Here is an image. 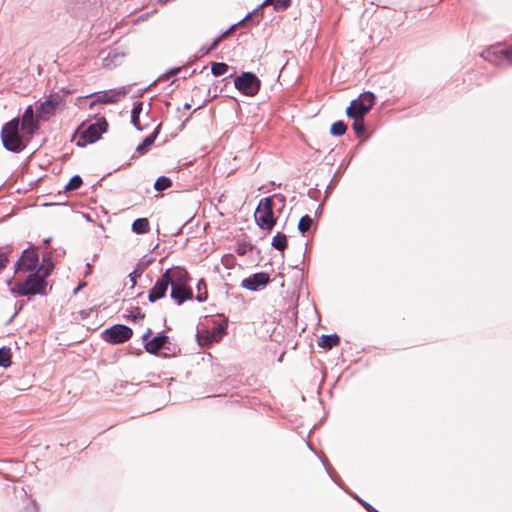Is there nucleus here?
I'll use <instances>...</instances> for the list:
<instances>
[{"mask_svg": "<svg viewBox=\"0 0 512 512\" xmlns=\"http://www.w3.org/2000/svg\"><path fill=\"white\" fill-rule=\"evenodd\" d=\"M0 137L3 147L13 153L22 152L31 138L22 132L20 118L18 117L11 119L2 126Z\"/></svg>", "mask_w": 512, "mask_h": 512, "instance_id": "obj_1", "label": "nucleus"}, {"mask_svg": "<svg viewBox=\"0 0 512 512\" xmlns=\"http://www.w3.org/2000/svg\"><path fill=\"white\" fill-rule=\"evenodd\" d=\"M49 270L48 268L43 272V269H36L27 276L24 282L17 283L11 292L15 296L46 295V278L49 276Z\"/></svg>", "mask_w": 512, "mask_h": 512, "instance_id": "obj_2", "label": "nucleus"}, {"mask_svg": "<svg viewBox=\"0 0 512 512\" xmlns=\"http://www.w3.org/2000/svg\"><path fill=\"white\" fill-rule=\"evenodd\" d=\"M273 207L272 197H265L260 200L254 212L255 222L263 230H271L276 224Z\"/></svg>", "mask_w": 512, "mask_h": 512, "instance_id": "obj_3", "label": "nucleus"}, {"mask_svg": "<svg viewBox=\"0 0 512 512\" xmlns=\"http://www.w3.org/2000/svg\"><path fill=\"white\" fill-rule=\"evenodd\" d=\"M376 102V96L371 91H365L353 99L346 110L348 117L364 118Z\"/></svg>", "mask_w": 512, "mask_h": 512, "instance_id": "obj_4", "label": "nucleus"}, {"mask_svg": "<svg viewBox=\"0 0 512 512\" xmlns=\"http://www.w3.org/2000/svg\"><path fill=\"white\" fill-rule=\"evenodd\" d=\"M235 88L246 96H255L260 90L261 81L252 72H243L234 79Z\"/></svg>", "mask_w": 512, "mask_h": 512, "instance_id": "obj_5", "label": "nucleus"}, {"mask_svg": "<svg viewBox=\"0 0 512 512\" xmlns=\"http://www.w3.org/2000/svg\"><path fill=\"white\" fill-rule=\"evenodd\" d=\"M132 335V329L124 324L112 325L102 332L103 340L113 345L122 344L128 341Z\"/></svg>", "mask_w": 512, "mask_h": 512, "instance_id": "obj_6", "label": "nucleus"}, {"mask_svg": "<svg viewBox=\"0 0 512 512\" xmlns=\"http://www.w3.org/2000/svg\"><path fill=\"white\" fill-rule=\"evenodd\" d=\"M129 93V87L123 86L117 89H111L108 91L94 92L87 97H93L94 100L90 103V108L95 104H112L118 102L120 99L125 97Z\"/></svg>", "mask_w": 512, "mask_h": 512, "instance_id": "obj_7", "label": "nucleus"}, {"mask_svg": "<svg viewBox=\"0 0 512 512\" xmlns=\"http://www.w3.org/2000/svg\"><path fill=\"white\" fill-rule=\"evenodd\" d=\"M107 128L108 123L106 119L104 117H100L88 126H85L84 124L81 126V138L87 143H94L107 131Z\"/></svg>", "mask_w": 512, "mask_h": 512, "instance_id": "obj_8", "label": "nucleus"}, {"mask_svg": "<svg viewBox=\"0 0 512 512\" xmlns=\"http://www.w3.org/2000/svg\"><path fill=\"white\" fill-rule=\"evenodd\" d=\"M150 335L151 329L149 328L142 335V340L146 352L156 355L161 349L169 350V347L167 346L169 344V337L165 333L160 332L153 338L149 339Z\"/></svg>", "mask_w": 512, "mask_h": 512, "instance_id": "obj_9", "label": "nucleus"}, {"mask_svg": "<svg viewBox=\"0 0 512 512\" xmlns=\"http://www.w3.org/2000/svg\"><path fill=\"white\" fill-rule=\"evenodd\" d=\"M38 118H40L38 113L35 115L33 107L29 105L20 119L22 132L27 134V136L32 137L39 129Z\"/></svg>", "mask_w": 512, "mask_h": 512, "instance_id": "obj_10", "label": "nucleus"}, {"mask_svg": "<svg viewBox=\"0 0 512 512\" xmlns=\"http://www.w3.org/2000/svg\"><path fill=\"white\" fill-rule=\"evenodd\" d=\"M39 263V255L35 249H25L22 252L21 257L16 261V271L24 270L30 271L31 273L36 271V267Z\"/></svg>", "mask_w": 512, "mask_h": 512, "instance_id": "obj_11", "label": "nucleus"}, {"mask_svg": "<svg viewBox=\"0 0 512 512\" xmlns=\"http://www.w3.org/2000/svg\"><path fill=\"white\" fill-rule=\"evenodd\" d=\"M63 103V97L59 94H50L37 108L38 116L42 119H48L54 115L57 108Z\"/></svg>", "mask_w": 512, "mask_h": 512, "instance_id": "obj_12", "label": "nucleus"}, {"mask_svg": "<svg viewBox=\"0 0 512 512\" xmlns=\"http://www.w3.org/2000/svg\"><path fill=\"white\" fill-rule=\"evenodd\" d=\"M171 279L169 278V273L164 272L160 278L157 279L154 286L150 289L148 293V300L152 303L160 300L166 296L168 287L170 286Z\"/></svg>", "mask_w": 512, "mask_h": 512, "instance_id": "obj_13", "label": "nucleus"}, {"mask_svg": "<svg viewBox=\"0 0 512 512\" xmlns=\"http://www.w3.org/2000/svg\"><path fill=\"white\" fill-rule=\"evenodd\" d=\"M270 282V275L266 272H257L241 281V287L249 291H258Z\"/></svg>", "mask_w": 512, "mask_h": 512, "instance_id": "obj_14", "label": "nucleus"}, {"mask_svg": "<svg viewBox=\"0 0 512 512\" xmlns=\"http://www.w3.org/2000/svg\"><path fill=\"white\" fill-rule=\"evenodd\" d=\"M170 287V296L178 305L193 297V292L188 285H171Z\"/></svg>", "mask_w": 512, "mask_h": 512, "instance_id": "obj_15", "label": "nucleus"}, {"mask_svg": "<svg viewBox=\"0 0 512 512\" xmlns=\"http://www.w3.org/2000/svg\"><path fill=\"white\" fill-rule=\"evenodd\" d=\"M165 272L169 273V278L171 279V285H187V281L189 278L188 272L179 267L173 269L168 268Z\"/></svg>", "mask_w": 512, "mask_h": 512, "instance_id": "obj_16", "label": "nucleus"}, {"mask_svg": "<svg viewBox=\"0 0 512 512\" xmlns=\"http://www.w3.org/2000/svg\"><path fill=\"white\" fill-rule=\"evenodd\" d=\"M160 126L161 124H159L155 129L154 131L148 135L143 141L142 143H140L137 147H136V152L140 153V154H144L155 142L159 132H160Z\"/></svg>", "mask_w": 512, "mask_h": 512, "instance_id": "obj_17", "label": "nucleus"}, {"mask_svg": "<svg viewBox=\"0 0 512 512\" xmlns=\"http://www.w3.org/2000/svg\"><path fill=\"white\" fill-rule=\"evenodd\" d=\"M340 343V337L334 333L329 335H322L318 340V345L326 350H330Z\"/></svg>", "mask_w": 512, "mask_h": 512, "instance_id": "obj_18", "label": "nucleus"}, {"mask_svg": "<svg viewBox=\"0 0 512 512\" xmlns=\"http://www.w3.org/2000/svg\"><path fill=\"white\" fill-rule=\"evenodd\" d=\"M149 229V221L147 218H137L132 223V231L136 234H145Z\"/></svg>", "mask_w": 512, "mask_h": 512, "instance_id": "obj_19", "label": "nucleus"}, {"mask_svg": "<svg viewBox=\"0 0 512 512\" xmlns=\"http://www.w3.org/2000/svg\"><path fill=\"white\" fill-rule=\"evenodd\" d=\"M142 111H143V103L142 102L135 103L134 107L131 111V122H132L133 126L135 127V129H137L138 131L142 130V128L140 126V121H139V117H140V114Z\"/></svg>", "mask_w": 512, "mask_h": 512, "instance_id": "obj_20", "label": "nucleus"}, {"mask_svg": "<svg viewBox=\"0 0 512 512\" xmlns=\"http://www.w3.org/2000/svg\"><path fill=\"white\" fill-rule=\"evenodd\" d=\"M271 245L276 250H284L287 247V237L283 233H277L271 241Z\"/></svg>", "mask_w": 512, "mask_h": 512, "instance_id": "obj_21", "label": "nucleus"}, {"mask_svg": "<svg viewBox=\"0 0 512 512\" xmlns=\"http://www.w3.org/2000/svg\"><path fill=\"white\" fill-rule=\"evenodd\" d=\"M313 219L309 215H304L298 223V231L304 236L312 227Z\"/></svg>", "mask_w": 512, "mask_h": 512, "instance_id": "obj_22", "label": "nucleus"}, {"mask_svg": "<svg viewBox=\"0 0 512 512\" xmlns=\"http://www.w3.org/2000/svg\"><path fill=\"white\" fill-rule=\"evenodd\" d=\"M172 186V181L170 178L166 176H160L156 179L154 183V189L156 191H164Z\"/></svg>", "mask_w": 512, "mask_h": 512, "instance_id": "obj_23", "label": "nucleus"}, {"mask_svg": "<svg viewBox=\"0 0 512 512\" xmlns=\"http://www.w3.org/2000/svg\"><path fill=\"white\" fill-rule=\"evenodd\" d=\"M501 54L505 59L512 63V47L506 49H499L497 51H493V54ZM492 54V50L489 49L483 53V57L489 60L490 55Z\"/></svg>", "mask_w": 512, "mask_h": 512, "instance_id": "obj_24", "label": "nucleus"}, {"mask_svg": "<svg viewBox=\"0 0 512 512\" xmlns=\"http://www.w3.org/2000/svg\"><path fill=\"white\" fill-rule=\"evenodd\" d=\"M229 70V66L223 62H212L211 73L218 77L224 75Z\"/></svg>", "mask_w": 512, "mask_h": 512, "instance_id": "obj_25", "label": "nucleus"}, {"mask_svg": "<svg viewBox=\"0 0 512 512\" xmlns=\"http://www.w3.org/2000/svg\"><path fill=\"white\" fill-rule=\"evenodd\" d=\"M350 118L354 120L352 128H353L355 134L358 137L364 135V133L366 131V125L364 123V118H357L356 116L350 117Z\"/></svg>", "mask_w": 512, "mask_h": 512, "instance_id": "obj_26", "label": "nucleus"}, {"mask_svg": "<svg viewBox=\"0 0 512 512\" xmlns=\"http://www.w3.org/2000/svg\"><path fill=\"white\" fill-rule=\"evenodd\" d=\"M11 365V352L9 348H0V367L7 368Z\"/></svg>", "mask_w": 512, "mask_h": 512, "instance_id": "obj_27", "label": "nucleus"}, {"mask_svg": "<svg viewBox=\"0 0 512 512\" xmlns=\"http://www.w3.org/2000/svg\"><path fill=\"white\" fill-rule=\"evenodd\" d=\"M291 3V0H265L260 7H263L267 4L273 5L275 10H284L286 9Z\"/></svg>", "mask_w": 512, "mask_h": 512, "instance_id": "obj_28", "label": "nucleus"}, {"mask_svg": "<svg viewBox=\"0 0 512 512\" xmlns=\"http://www.w3.org/2000/svg\"><path fill=\"white\" fill-rule=\"evenodd\" d=\"M347 126L343 121H336L331 125L330 132L333 136H342L346 133Z\"/></svg>", "mask_w": 512, "mask_h": 512, "instance_id": "obj_29", "label": "nucleus"}, {"mask_svg": "<svg viewBox=\"0 0 512 512\" xmlns=\"http://www.w3.org/2000/svg\"><path fill=\"white\" fill-rule=\"evenodd\" d=\"M226 329L227 324H218L217 326L213 327L210 339L213 341L220 340L226 333Z\"/></svg>", "mask_w": 512, "mask_h": 512, "instance_id": "obj_30", "label": "nucleus"}, {"mask_svg": "<svg viewBox=\"0 0 512 512\" xmlns=\"http://www.w3.org/2000/svg\"><path fill=\"white\" fill-rule=\"evenodd\" d=\"M82 178L79 175H74L71 177L69 182L65 185L66 191H74L81 187L82 185Z\"/></svg>", "mask_w": 512, "mask_h": 512, "instance_id": "obj_31", "label": "nucleus"}, {"mask_svg": "<svg viewBox=\"0 0 512 512\" xmlns=\"http://www.w3.org/2000/svg\"><path fill=\"white\" fill-rule=\"evenodd\" d=\"M253 249V246L250 243L247 242H237L236 244V252L238 255L243 256L248 251H251Z\"/></svg>", "mask_w": 512, "mask_h": 512, "instance_id": "obj_32", "label": "nucleus"}, {"mask_svg": "<svg viewBox=\"0 0 512 512\" xmlns=\"http://www.w3.org/2000/svg\"><path fill=\"white\" fill-rule=\"evenodd\" d=\"M143 318H144V314H142L139 307L134 308L133 310L130 311V314L127 315V319L131 320L133 322H136Z\"/></svg>", "mask_w": 512, "mask_h": 512, "instance_id": "obj_33", "label": "nucleus"}, {"mask_svg": "<svg viewBox=\"0 0 512 512\" xmlns=\"http://www.w3.org/2000/svg\"><path fill=\"white\" fill-rule=\"evenodd\" d=\"M118 54L117 53H109L107 57L104 58L103 60V64L105 67H111V66H115L116 63L114 61V59L118 58Z\"/></svg>", "mask_w": 512, "mask_h": 512, "instance_id": "obj_34", "label": "nucleus"}, {"mask_svg": "<svg viewBox=\"0 0 512 512\" xmlns=\"http://www.w3.org/2000/svg\"><path fill=\"white\" fill-rule=\"evenodd\" d=\"M153 262V258H148V259H142L141 261L138 262L136 268H137V271H139V273H143L145 271V269Z\"/></svg>", "mask_w": 512, "mask_h": 512, "instance_id": "obj_35", "label": "nucleus"}, {"mask_svg": "<svg viewBox=\"0 0 512 512\" xmlns=\"http://www.w3.org/2000/svg\"><path fill=\"white\" fill-rule=\"evenodd\" d=\"M48 268L50 269L49 270V275H50L54 268V264L50 258H43L42 264L37 269H43V272H44Z\"/></svg>", "mask_w": 512, "mask_h": 512, "instance_id": "obj_36", "label": "nucleus"}, {"mask_svg": "<svg viewBox=\"0 0 512 512\" xmlns=\"http://www.w3.org/2000/svg\"><path fill=\"white\" fill-rule=\"evenodd\" d=\"M355 499L363 506V508L367 511V512H379L377 509H375L370 503L362 500L361 498H359L358 496H355Z\"/></svg>", "mask_w": 512, "mask_h": 512, "instance_id": "obj_37", "label": "nucleus"}, {"mask_svg": "<svg viewBox=\"0 0 512 512\" xmlns=\"http://www.w3.org/2000/svg\"><path fill=\"white\" fill-rule=\"evenodd\" d=\"M257 11H258V9L254 10L253 12H251V13L247 14V15H246L243 19H241L239 22H237V23H235V24L231 25V26L227 29V30H228V32L231 34L239 24L243 23V22H244V21H246L249 17H251L252 15L256 14V13H257Z\"/></svg>", "mask_w": 512, "mask_h": 512, "instance_id": "obj_38", "label": "nucleus"}, {"mask_svg": "<svg viewBox=\"0 0 512 512\" xmlns=\"http://www.w3.org/2000/svg\"><path fill=\"white\" fill-rule=\"evenodd\" d=\"M142 274L139 273V271H137V268H135L130 274H129V278H130V281L132 283V286H134L136 284V279L138 277H140Z\"/></svg>", "mask_w": 512, "mask_h": 512, "instance_id": "obj_39", "label": "nucleus"}, {"mask_svg": "<svg viewBox=\"0 0 512 512\" xmlns=\"http://www.w3.org/2000/svg\"><path fill=\"white\" fill-rule=\"evenodd\" d=\"M22 512H37L36 503L34 501H31Z\"/></svg>", "mask_w": 512, "mask_h": 512, "instance_id": "obj_40", "label": "nucleus"}, {"mask_svg": "<svg viewBox=\"0 0 512 512\" xmlns=\"http://www.w3.org/2000/svg\"><path fill=\"white\" fill-rule=\"evenodd\" d=\"M8 263V258L4 253L0 252V271L3 270Z\"/></svg>", "mask_w": 512, "mask_h": 512, "instance_id": "obj_41", "label": "nucleus"}, {"mask_svg": "<svg viewBox=\"0 0 512 512\" xmlns=\"http://www.w3.org/2000/svg\"><path fill=\"white\" fill-rule=\"evenodd\" d=\"M221 43L220 39L217 37L215 38L212 43L208 46L212 51L215 50L219 44Z\"/></svg>", "mask_w": 512, "mask_h": 512, "instance_id": "obj_42", "label": "nucleus"}, {"mask_svg": "<svg viewBox=\"0 0 512 512\" xmlns=\"http://www.w3.org/2000/svg\"><path fill=\"white\" fill-rule=\"evenodd\" d=\"M200 51L202 52V54H203V55H207V54H209L212 50H211L208 46H203V47H201V50H200Z\"/></svg>", "mask_w": 512, "mask_h": 512, "instance_id": "obj_43", "label": "nucleus"}, {"mask_svg": "<svg viewBox=\"0 0 512 512\" xmlns=\"http://www.w3.org/2000/svg\"><path fill=\"white\" fill-rule=\"evenodd\" d=\"M230 35V33L228 32V30H225L221 35L218 36V38L220 39V41L222 42L226 37H228Z\"/></svg>", "mask_w": 512, "mask_h": 512, "instance_id": "obj_44", "label": "nucleus"}, {"mask_svg": "<svg viewBox=\"0 0 512 512\" xmlns=\"http://www.w3.org/2000/svg\"><path fill=\"white\" fill-rule=\"evenodd\" d=\"M230 35V33L228 32V30H225L221 35L218 36V38L220 39V41L222 42L226 37H228Z\"/></svg>", "mask_w": 512, "mask_h": 512, "instance_id": "obj_45", "label": "nucleus"}, {"mask_svg": "<svg viewBox=\"0 0 512 512\" xmlns=\"http://www.w3.org/2000/svg\"><path fill=\"white\" fill-rule=\"evenodd\" d=\"M178 71H179V69H178V68H175V69H172V70L168 71V73H167V74H168V75H176Z\"/></svg>", "mask_w": 512, "mask_h": 512, "instance_id": "obj_46", "label": "nucleus"}, {"mask_svg": "<svg viewBox=\"0 0 512 512\" xmlns=\"http://www.w3.org/2000/svg\"><path fill=\"white\" fill-rule=\"evenodd\" d=\"M196 300L198 302H204L206 300V297H203L202 295L199 294V295H197Z\"/></svg>", "mask_w": 512, "mask_h": 512, "instance_id": "obj_47", "label": "nucleus"}, {"mask_svg": "<svg viewBox=\"0 0 512 512\" xmlns=\"http://www.w3.org/2000/svg\"><path fill=\"white\" fill-rule=\"evenodd\" d=\"M184 108H185V109H190V108H191V105H190L189 103H186V104L184 105Z\"/></svg>", "mask_w": 512, "mask_h": 512, "instance_id": "obj_48", "label": "nucleus"}, {"mask_svg": "<svg viewBox=\"0 0 512 512\" xmlns=\"http://www.w3.org/2000/svg\"><path fill=\"white\" fill-rule=\"evenodd\" d=\"M168 1H169V0H160V3H161V4H165V3H167Z\"/></svg>", "mask_w": 512, "mask_h": 512, "instance_id": "obj_49", "label": "nucleus"}, {"mask_svg": "<svg viewBox=\"0 0 512 512\" xmlns=\"http://www.w3.org/2000/svg\"><path fill=\"white\" fill-rule=\"evenodd\" d=\"M80 289V286H78L75 290H74V293H77Z\"/></svg>", "mask_w": 512, "mask_h": 512, "instance_id": "obj_50", "label": "nucleus"}, {"mask_svg": "<svg viewBox=\"0 0 512 512\" xmlns=\"http://www.w3.org/2000/svg\"><path fill=\"white\" fill-rule=\"evenodd\" d=\"M321 211V206L318 207V210H316V213H320Z\"/></svg>", "mask_w": 512, "mask_h": 512, "instance_id": "obj_51", "label": "nucleus"}, {"mask_svg": "<svg viewBox=\"0 0 512 512\" xmlns=\"http://www.w3.org/2000/svg\"><path fill=\"white\" fill-rule=\"evenodd\" d=\"M321 211V206L318 207V210H316V213H320Z\"/></svg>", "mask_w": 512, "mask_h": 512, "instance_id": "obj_52", "label": "nucleus"}, {"mask_svg": "<svg viewBox=\"0 0 512 512\" xmlns=\"http://www.w3.org/2000/svg\"><path fill=\"white\" fill-rule=\"evenodd\" d=\"M321 211V206L318 207V210H316V213H320Z\"/></svg>", "mask_w": 512, "mask_h": 512, "instance_id": "obj_53", "label": "nucleus"}, {"mask_svg": "<svg viewBox=\"0 0 512 512\" xmlns=\"http://www.w3.org/2000/svg\"><path fill=\"white\" fill-rule=\"evenodd\" d=\"M44 242L47 245L50 242V239H46Z\"/></svg>", "mask_w": 512, "mask_h": 512, "instance_id": "obj_54", "label": "nucleus"}]
</instances>
